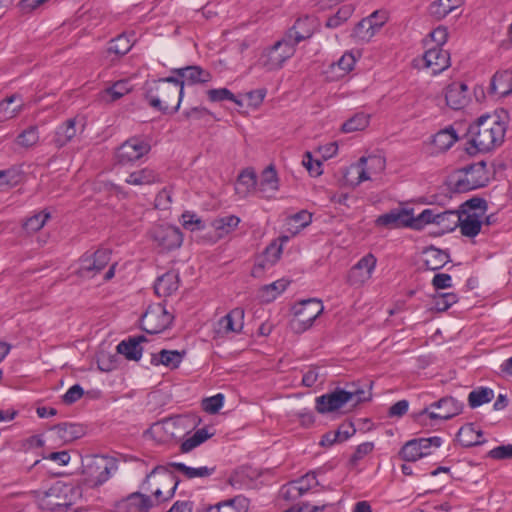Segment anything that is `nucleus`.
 Instances as JSON below:
<instances>
[{
    "label": "nucleus",
    "instance_id": "nucleus-19",
    "mask_svg": "<svg viewBox=\"0 0 512 512\" xmlns=\"http://www.w3.org/2000/svg\"><path fill=\"white\" fill-rule=\"evenodd\" d=\"M315 30V19L313 17H304L296 20L294 25L287 31L283 38L295 49L298 43L310 38Z\"/></svg>",
    "mask_w": 512,
    "mask_h": 512
},
{
    "label": "nucleus",
    "instance_id": "nucleus-18",
    "mask_svg": "<svg viewBox=\"0 0 512 512\" xmlns=\"http://www.w3.org/2000/svg\"><path fill=\"white\" fill-rule=\"evenodd\" d=\"M244 309L237 307L223 316L215 326V332L219 336L240 333L244 326Z\"/></svg>",
    "mask_w": 512,
    "mask_h": 512
},
{
    "label": "nucleus",
    "instance_id": "nucleus-60",
    "mask_svg": "<svg viewBox=\"0 0 512 512\" xmlns=\"http://www.w3.org/2000/svg\"><path fill=\"white\" fill-rule=\"evenodd\" d=\"M303 165L312 176H319L322 174V162L320 160L313 159L309 152H307L303 158Z\"/></svg>",
    "mask_w": 512,
    "mask_h": 512
},
{
    "label": "nucleus",
    "instance_id": "nucleus-22",
    "mask_svg": "<svg viewBox=\"0 0 512 512\" xmlns=\"http://www.w3.org/2000/svg\"><path fill=\"white\" fill-rule=\"evenodd\" d=\"M316 485H318L316 475L314 473H307L300 479L283 486L281 489V495L287 500L296 499L304 495Z\"/></svg>",
    "mask_w": 512,
    "mask_h": 512
},
{
    "label": "nucleus",
    "instance_id": "nucleus-34",
    "mask_svg": "<svg viewBox=\"0 0 512 512\" xmlns=\"http://www.w3.org/2000/svg\"><path fill=\"white\" fill-rule=\"evenodd\" d=\"M145 341L144 336L129 338L117 345V352L124 355L128 360L138 361L142 356L141 342Z\"/></svg>",
    "mask_w": 512,
    "mask_h": 512
},
{
    "label": "nucleus",
    "instance_id": "nucleus-27",
    "mask_svg": "<svg viewBox=\"0 0 512 512\" xmlns=\"http://www.w3.org/2000/svg\"><path fill=\"white\" fill-rule=\"evenodd\" d=\"M467 86L463 83H453L446 89L445 98L447 105L454 109L459 110L467 103Z\"/></svg>",
    "mask_w": 512,
    "mask_h": 512
},
{
    "label": "nucleus",
    "instance_id": "nucleus-51",
    "mask_svg": "<svg viewBox=\"0 0 512 512\" xmlns=\"http://www.w3.org/2000/svg\"><path fill=\"white\" fill-rule=\"evenodd\" d=\"M458 301V297L454 293H441L434 297L433 307L438 312L448 310L453 304Z\"/></svg>",
    "mask_w": 512,
    "mask_h": 512
},
{
    "label": "nucleus",
    "instance_id": "nucleus-40",
    "mask_svg": "<svg viewBox=\"0 0 512 512\" xmlns=\"http://www.w3.org/2000/svg\"><path fill=\"white\" fill-rule=\"evenodd\" d=\"M154 502L145 494L135 492L127 498L129 512H148Z\"/></svg>",
    "mask_w": 512,
    "mask_h": 512
},
{
    "label": "nucleus",
    "instance_id": "nucleus-6",
    "mask_svg": "<svg viewBox=\"0 0 512 512\" xmlns=\"http://www.w3.org/2000/svg\"><path fill=\"white\" fill-rule=\"evenodd\" d=\"M117 469V463L114 458L94 455L87 456L83 460V474L85 482L90 487L102 485L106 482L111 474Z\"/></svg>",
    "mask_w": 512,
    "mask_h": 512
},
{
    "label": "nucleus",
    "instance_id": "nucleus-64",
    "mask_svg": "<svg viewBox=\"0 0 512 512\" xmlns=\"http://www.w3.org/2000/svg\"><path fill=\"white\" fill-rule=\"evenodd\" d=\"M489 456L493 459H510L512 458V444L501 445L493 448L489 452Z\"/></svg>",
    "mask_w": 512,
    "mask_h": 512
},
{
    "label": "nucleus",
    "instance_id": "nucleus-43",
    "mask_svg": "<svg viewBox=\"0 0 512 512\" xmlns=\"http://www.w3.org/2000/svg\"><path fill=\"white\" fill-rule=\"evenodd\" d=\"M494 398V391L488 387H479L472 390L468 395V404L471 408H477L489 403Z\"/></svg>",
    "mask_w": 512,
    "mask_h": 512
},
{
    "label": "nucleus",
    "instance_id": "nucleus-38",
    "mask_svg": "<svg viewBox=\"0 0 512 512\" xmlns=\"http://www.w3.org/2000/svg\"><path fill=\"white\" fill-rule=\"evenodd\" d=\"M289 283L287 279H279L269 285L263 286L259 292L260 299L263 302H272L286 290Z\"/></svg>",
    "mask_w": 512,
    "mask_h": 512
},
{
    "label": "nucleus",
    "instance_id": "nucleus-55",
    "mask_svg": "<svg viewBox=\"0 0 512 512\" xmlns=\"http://www.w3.org/2000/svg\"><path fill=\"white\" fill-rule=\"evenodd\" d=\"M39 140L38 129L36 126H30L17 137V143L23 147H31Z\"/></svg>",
    "mask_w": 512,
    "mask_h": 512
},
{
    "label": "nucleus",
    "instance_id": "nucleus-21",
    "mask_svg": "<svg viewBox=\"0 0 512 512\" xmlns=\"http://www.w3.org/2000/svg\"><path fill=\"white\" fill-rule=\"evenodd\" d=\"M84 122L77 117L70 118L55 130L53 143L57 148L64 147L68 144L78 132L83 131Z\"/></svg>",
    "mask_w": 512,
    "mask_h": 512
},
{
    "label": "nucleus",
    "instance_id": "nucleus-8",
    "mask_svg": "<svg viewBox=\"0 0 512 512\" xmlns=\"http://www.w3.org/2000/svg\"><path fill=\"white\" fill-rule=\"evenodd\" d=\"M324 307L320 300L308 299L294 306V315L290 322L292 330L302 333L309 329L314 321L323 312Z\"/></svg>",
    "mask_w": 512,
    "mask_h": 512
},
{
    "label": "nucleus",
    "instance_id": "nucleus-50",
    "mask_svg": "<svg viewBox=\"0 0 512 512\" xmlns=\"http://www.w3.org/2000/svg\"><path fill=\"white\" fill-rule=\"evenodd\" d=\"M282 253V246L277 242H272L264 251L259 266L265 268L266 266L273 265Z\"/></svg>",
    "mask_w": 512,
    "mask_h": 512
},
{
    "label": "nucleus",
    "instance_id": "nucleus-42",
    "mask_svg": "<svg viewBox=\"0 0 512 512\" xmlns=\"http://www.w3.org/2000/svg\"><path fill=\"white\" fill-rule=\"evenodd\" d=\"M20 100L19 95L14 94L11 95L0 102V121L12 119L16 117L22 110V103L11 107V105L16 101Z\"/></svg>",
    "mask_w": 512,
    "mask_h": 512
},
{
    "label": "nucleus",
    "instance_id": "nucleus-1",
    "mask_svg": "<svg viewBox=\"0 0 512 512\" xmlns=\"http://www.w3.org/2000/svg\"><path fill=\"white\" fill-rule=\"evenodd\" d=\"M183 95V82L174 77L153 80L145 85V98L148 104L164 113L178 111Z\"/></svg>",
    "mask_w": 512,
    "mask_h": 512
},
{
    "label": "nucleus",
    "instance_id": "nucleus-46",
    "mask_svg": "<svg viewBox=\"0 0 512 512\" xmlns=\"http://www.w3.org/2000/svg\"><path fill=\"white\" fill-rule=\"evenodd\" d=\"M369 124V115L365 113H357L342 124V131L351 133L364 130Z\"/></svg>",
    "mask_w": 512,
    "mask_h": 512
},
{
    "label": "nucleus",
    "instance_id": "nucleus-10",
    "mask_svg": "<svg viewBox=\"0 0 512 512\" xmlns=\"http://www.w3.org/2000/svg\"><path fill=\"white\" fill-rule=\"evenodd\" d=\"M463 403L453 397H444L419 412L420 421L426 419L444 421L461 413Z\"/></svg>",
    "mask_w": 512,
    "mask_h": 512
},
{
    "label": "nucleus",
    "instance_id": "nucleus-61",
    "mask_svg": "<svg viewBox=\"0 0 512 512\" xmlns=\"http://www.w3.org/2000/svg\"><path fill=\"white\" fill-rule=\"evenodd\" d=\"M290 221L296 225V231L294 233L299 232L300 229L307 227L312 221V214L307 212L306 210H302L296 214H294Z\"/></svg>",
    "mask_w": 512,
    "mask_h": 512
},
{
    "label": "nucleus",
    "instance_id": "nucleus-33",
    "mask_svg": "<svg viewBox=\"0 0 512 512\" xmlns=\"http://www.w3.org/2000/svg\"><path fill=\"white\" fill-rule=\"evenodd\" d=\"M241 219L236 215H224L213 220L212 227L219 238H224L234 232Z\"/></svg>",
    "mask_w": 512,
    "mask_h": 512
},
{
    "label": "nucleus",
    "instance_id": "nucleus-11",
    "mask_svg": "<svg viewBox=\"0 0 512 512\" xmlns=\"http://www.w3.org/2000/svg\"><path fill=\"white\" fill-rule=\"evenodd\" d=\"M173 315L162 304L150 305L141 319V326L149 334H157L167 329Z\"/></svg>",
    "mask_w": 512,
    "mask_h": 512
},
{
    "label": "nucleus",
    "instance_id": "nucleus-44",
    "mask_svg": "<svg viewBox=\"0 0 512 512\" xmlns=\"http://www.w3.org/2000/svg\"><path fill=\"white\" fill-rule=\"evenodd\" d=\"M376 12L373 13L370 17L361 20L356 27L354 28V35L361 40L370 39L376 32L377 29L380 28L381 25H377L374 23V17Z\"/></svg>",
    "mask_w": 512,
    "mask_h": 512
},
{
    "label": "nucleus",
    "instance_id": "nucleus-52",
    "mask_svg": "<svg viewBox=\"0 0 512 512\" xmlns=\"http://www.w3.org/2000/svg\"><path fill=\"white\" fill-rule=\"evenodd\" d=\"M49 217V213L44 211L39 212L26 220L24 223V229L27 232H37L45 225Z\"/></svg>",
    "mask_w": 512,
    "mask_h": 512
},
{
    "label": "nucleus",
    "instance_id": "nucleus-9",
    "mask_svg": "<svg viewBox=\"0 0 512 512\" xmlns=\"http://www.w3.org/2000/svg\"><path fill=\"white\" fill-rule=\"evenodd\" d=\"M295 51L296 49L282 37L262 52L258 64L267 71L278 70L294 55Z\"/></svg>",
    "mask_w": 512,
    "mask_h": 512
},
{
    "label": "nucleus",
    "instance_id": "nucleus-56",
    "mask_svg": "<svg viewBox=\"0 0 512 512\" xmlns=\"http://www.w3.org/2000/svg\"><path fill=\"white\" fill-rule=\"evenodd\" d=\"M59 436L65 441H72L80 436L81 429L76 424H59L55 427Z\"/></svg>",
    "mask_w": 512,
    "mask_h": 512
},
{
    "label": "nucleus",
    "instance_id": "nucleus-62",
    "mask_svg": "<svg viewBox=\"0 0 512 512\" xmlns=\"http://www.w3.org/2000/svg\"><path fill=\"white\" fill-rule=\"evenodd\" d=\"M374 445L372 442H364L357 446L355 452L350 458V462L356 465L360 460H362L366 455L370 454L373 451Z\"/></svg>",
    "mask_w": 512,
    "mask_h": 512
},
{
    "label": "nucleus",
    "instance_id": "nucleus-29",
    "mask_svg": "<svg viewBox=\"0 0 512 512\" xmlns=\"http://www.w3.org/2000/svg\"><path fill=\"white\" fill-rule=\"evenodd\" d=\"M423 262L428 270H438L449 262V254L433 246L423 251Z\"/></svg>",
    "mask_w": 512,
    "mask_h": 512
},
{
    "label": "nucleus",
    "instance_id": "nucleus-28",
    "mask_svg": "<svg viewBox=\"0 0 512 512\" xmlns=\"http://www.w3.org/2000/svg\"><path fill=\"white\" fill-rule=\"evenodd\" d=\"M179 288V275L175 271H169L157 278L154 285L155 293L160 297L173 294Z\"/></svg>",
    "mask_w": 512,
    "mask_h": 512
},
{
    "label": "nucleus",
    "instance_id": "nucleus-39",
    "mask_svg": "<svg viewBox=\"0 0 512 512\" xmlns=\"http://www.w3.org/2000/svg\"><path fill=\"white\" fill-rule=\"evenodd\" d=\"M132 85L128 80H119L112 86L102 92V99L105 101H115L128 94L132 90Z\"/></svg>",
    "mask_w": 512,
    "mask_h": 512
},
{
    "label": "nucleus",
    "instance_id": "nucleus-63",
    "mask_svg": "<svg viewBox=\"0 0 512 512\" xmlns=\"http://www.w3.org/2000/svg\"><path fill=\"white\" fill-rule=\"evenodd\" d=\"M84 394L83 388L79 384H75L70 387L67 392L63 395V401L66 404H72L78 401Z\"/></svg>",
    "mask_w": 512,
    "mask_h": 512
},
{
    "label": "nucleus",
    "instance_id": "nucleus-7",
    "mask_svg": "<svg viewBox=\"0 0 512 512\" xmlns=\"http://www.w3.org/2000/svg\"><path fill=\"white\" fill-rule=\"evenodd\" d=\"M488 181V171L484 162H478L460 169L452 176L454 189L460 193L484 187Z\"/></svg>",
    "mask_w": 512,
    "mask_h": 512
},
{
    "label": "nucleus",
    "instance_id": "nucleus-17",
    "mask_svg": "<svg viewBox=\"0 0 512 512\" xmlns=\"http://www.w3.org/2000/svg\"><path fill=\"white\" fill-rule=\"evenodd\" d=\"M110 261V252L99 249L91 255H84L80 260L79 273L85 277H93L101 272Z\"/></svg>",
    "mask_w": 512,
    "mask_h": 512
},
{
    "label": "nucleus",
    "instance_id": "nucleus-47",
    "mask_svg": "<svg viewBox=\"0 0 512 512\" xmlns=\"http://www.w3.org/2000/svg\"><path fill=\"white\" fill-rule=\"evenodd\" d=\"M355 7L353 4L343 5L335 15L331 16L326 23L329 28H337L346 22L353 14Z\"/></svg>",
    "mask_w": 512,
    "mask_h": 512
},
{
    "label": "nucleus",
    "instance_id": "nucleus-3",
    "mask_svg": "<svg viewBox=\"0 0 512 512\" xmlns=\"http://www.w3.org/2000/svg\"><path fill=\"white\" fill-rule=\"evenodd\" d=\"M487 212V202L482 198H472L464 202L459 211V228L463 236L475 237L484 231V217Z\"/></svg>",
    "mask_w": 512,
    "mask_h": 512
},
{
    "label": "nucleus",
    "instance_id": "nucleus-24",
    "mask_svg": "<svg viewBox=\"0 0 512 512\" xmlns=\"http://www.w3.org/2000/svg\"><path fill=\"white\" fill-rule=\"evenodd\" d=\"M458 140L456 130L449 126L435 133L429 142L432 153L438 154L449 150Z\"/></svg>",
    "mask_w": 512,
    "mask_h": 512
},
{
    "label": "nucleus",
    "instance_id": "nucleus-4",
    "mask_svg": "<svg viewBox=\"0 0 512 512\" xmlns=\"http://www.w3.org/2000/svg\"><path fill=\"white\" fill-rule=\"evenodd\" d=\"M177 486L176 476L160 467L154 468L143 482V488L151 491L156 504L170 500Z\"/></svg>",
    "mask_w": 512,
    "mask_h": 512
},
{
    "label": "nucleus",
    "instance_id": "nucleus-32",
    "mask_svg": "<svg viewBox=\"0 0 512 512\" xmlns=\"http://www.w3.org/2000/svg\"><path fill=\"white\" fill-rule=\"evenodd\" d=\"M457 439L462 446L471 447L483 442V434L474 424L468 423L459 429Z\"/></svg>",
    "mask_w": 512,
    "mask_h": 512
},
{
    "label": "nucleus",
    "instance_id": "nucleus-23",
    "mask_svg": "<svg viewBox=\"0 0 512 512\" xmlns=\"http://www.w3.org/2000/svg\"><path fill=\"white\" fill-rule=\"evenodd\" d=\"M376 224L389 228H410V224H412V212L408 209H394L386 214L380 215L376 219Z\"/></svg>",
    "mask_w": 512,
    "mask_h": 512
},
{
    "label": "nucleus",
    "instance_id": "nucleus-36",
    "mask_svg": "<svg viewBox=\"0 0 512 512\" xmlns=\"http://www.w3.org/2000/svg\"><path fill=\"white\" fill-rule=\"evenodd\" d=\"M465 0H436L429 6V13L435 19L441 20L449 13L460 7Z\"/></svg>",
    "mask_w": 512,
    "mask_h": 512
},
{
    "label": "nucleus",
    "instance_id": "nucleus-25",
    "mask_svg": "<svg viewBox=\"0 0 512 512\" xmlns=\"http://www.w3.org/2000/svg\"><path fill=\"white\" fill-rule=\"evenodd\" d=\"M489 93L501 98L512 93V70L497 71L490 83Z\"/></svg>",
    "mask_w": 512,
    "mask_h": 512
},
{
    "label": "nucleus",
    "instance_id": "nucleus-53",
    "mask_svg": "<svg viewBox=\"0 0 512 512\" xmlns=\"http://www.w3.org/2000/svg\"><path fill=\"white\" fill-rule=\"evenodd\" d=\"M260 186L262 190H277L278 179L276 171L273 167L270 166L263 171L261 175Z\"/></svg>",
    "mask_w": 512,
    "mask_h": 512
},
{
    "label": "nucleus",
    "instance_id": "nucleus-59",
    "mask_svg": "<svg viewBox=\"0 0 512 512\" xmlns=\"http://www.w3.org/2000/svg\"><path fill=\"white\" fill-rule=\"evenodd\" d=\"M182 225L190 231H198L205 228L203 221L197 215L191 213H184L182 215Z\"/></svg>",
    "mask_w": 512,
    "mask_h": 512
},
{
    "label": "nucleus",
    "instance_id": "nucleus-49",
    "mask_svg": "<svg viewBox=\"0 0 512 512\" xmlns=\"http://www.w3.org/2000/svg\"><path fill=\"white\" fill-rule=\"evenodd\" d=\"M132 43L126 35H119L109 42L108 52L123 56L130 51Z\"/></svg>",
    "mask_w": 512,
    "mask_h": 512
},
{
    "label": "nucleus",
    "instance_id": "nucleus-13",
    "mask_svg": "<svg viewBox=\"0 0 512 512\" xmlns=\"http://www.w3.org/2000/svg\"><path fill=\"white\" fill-rule=\"evenodd\" d=\"M441 444L442 439L437 436L413 439L402 447L400 456L405 461L415 462L422 457L430 455L432 448H438Z\"/></svg>",
    "mask_w": 512,
    "mask_h": 512
},
{
    "label": "nucleus",
    "instance_id": "nucleus-45",
    "mask_svg": "<svg viewBox=\"0 0 512 512\" xmlns=\"http://www.w3.org/2000/svg\"><path fill=\"white\" fill-rule=\"evenodd\" d=\"M437 211H438V208H427V209H424L416 217H414L412 215V224H410V228L415 229V230H421L427 224H435L436 225Z\"/></svg>",
    "mask_w": 512,
    "mask_h": 512
},
{
    "label": "nucleus",
    "instance_id": "nucleus-31",
    "mask_svg": "<svg viewBox=\"0 0 512 512\" xmlns=\"http://www.w3.org/2000/svg\"><path fill=\"white\" fill-rule=\"evenodd\" d=\"M159 175L155 170L145 167L128 174L125 182L129 185L144 186L159 182Z\"/></svg>",
    "mask_w": 512,
    "mask_h": 512
},
{
    "label": "nucleus",
    "instance_id": "nucleus-48",
    "mask_svg": "<svg viewBox=\"0 0 512 512\" xmlns=\"http://www.w3.org/2000/svg\"><path fill=\"white\" fill-rule=\"evenodd\" d=\"M210 437L211 434H209L206 429H198L192 436L182 442L181 451L183 453L190 452Z\"/></svg>",
    "mask_w": 512,
    "mask_h": 512
},
{
    "label": "nucleus",
    "instance_id": "nucleus-14",
    "mask_svg": "<svg viewBox=\"0 0 512 512\" xmlns=\"http://www.w3.org/2000/svg\"><path fill=\"white\" fill-rule=\"evenodd\" d=\"M377 265V258L368 253L354 264L347 275V282L350 286L360 288L364 286L371 278Z\"/></svg>",
    "mask_w": 512,
    "mask_h": 512
},
{
    "label": "nucleus",
    "instance_id": "nucleus-20",
    "mask_svg": "<svg viewBox=\"0 0 512 512\" xmlns=\"http://www.w3.org/2000/svg\"><path fill=\"white\" fill-rule=\"evenodd\" d=\"M424 66L436 75L450 66V55L442 47L428 48L423 55Z\"/></svg>",
    "mask_w": 512,
    "mask_h": 512
},
{
    "label": "nucleus",
    "instance_id": "nucleus-35",
    "mask_svg": "<svg viewBox=\"0 0 512 512\" xmlns=\"http://www.w3.org/2000/svg\"><path fill=\"white\" fill-rule=\"evenodd\" d=\"M183 354L177 350H161L158 354H153L151 364L154 366L164 365L168 368H177L182 362Z\"/></svg>",
    "mask_w": 512,
    "mask_h": 512
},
{
    "label": "nucleus",
    "instance_id": "nucleus-5",
    "mask_svg": "<svg viewBox=\"0 0 512 512\" xmlns=\"http://www.w3.org/2000/svg\"><path fill=\"white\" fill-rule=\"evenodd\" d=\"M368 399H370V393L364 390L354 389L346 391L336 389L332 393L316 398V410L321 414L330 413L339 410L348 403L355 406Z\"/></svg>",
    "mask_w": 512,
    "mask_h": 512
},
{
    "label": "nucleus",
    "instance_id": "nucleus-58",
    "mask_svg": "<svg viewBox=\"0 0 512 512\" xmlns=\"http://www.w3.org/2000/svg\"><path fill=\"white\" fill-rule=\"evenodd\" d=\"M360 56V53L358 51H347L345 52L342 57L337 62V67L343 72L348 73L350 72L356 63L357 58Z\"/></svg>",
    "mask_w": 512,
    "mask_h": 512
},
{
    "label": "nucleus",
    "instance_id": "nucleus-15",
    "mask_svg": "<svg viewBox=\"0 0 512 512\" xmlns=\"http://www.w3.org/2000/svg\"><path fill=\"white\" fill-rule=\"evenodd\" d=\"M150 144L137 137H132L122 143L116 150L115 157L119 164L133 163L150 151Z\"/></svg>",
    "mask_w": 512,
    "mask_h": 512
},
{
    "label": "nucleus",
    "instance_id": "nucleus-16",
    "mask_svg": "<svg viewBox=\"0 0 512 512\" xmlns=\"http://www.w3.org/2000/svg\"><path fill=\"white\" fill-rule=\"evenodd\" d=\"M150 236L161 251L179 248L182 244V233L177 227L159 224L150 230Z\"/></svg>",
    "mask_w": 512,
    "mask_h": 512
},
{
    "label": "nucleus",
    "instance_id": "nucleus-30",
    "mask_svg": "<svg viewBox=\"0 0 512 512\" xmlns=\"http://www.w3.org/2000/svg\"><path fill=\"white\" fill-rule=\"evenodd\" d=\"M248 509L249 500L243 495H238L232 499L210 506L208 512H247Z\"/></svg>",
    "mask_w": 512,
    "mask_h": 512
},
{
    "label": "nucleus",
    "instance_id": "nucleus-37",
    "mask_svg": "<svg viewBox=\"0 0 512 512\" xmlns=\"http://www.w3.org/2000/svg\"><path fill=\"white\" fill-rule=\"evenodd\" d=\"M459 220H461L459 217V212L452 210L441 211L438 208L436 225L440 228L442 233L453 231L456 227H458Z\"/></svg>",
    "mask_w": 512,
    "mask_h": 512
},
{
    "label": "nucleus",
    "instance_id": "nucleus-26",
    "mask_svg": "<svg viewBox=\"0 0 512 512\" xmlns=\"http://www.w3.org/2000/svg\"><path fill=\"white\" fill-rule=\"evenodd\" d=\"M182 80L183 84L207 83L211 81L212 75L209 71L200 66H187L174 71Z\"/></svg>",
    "mask_w": 512,
    "mask_h": 512
},
{
    "label": "nucleus",
    "instance_id": "nucleus-41",
    "mask_svg": "<svg viewBox=\"0 0 512 512\" xmlns=\"http://www.w3.org/2000/svg\"><path fill=\"white\" fill-rule=\"evenodd\" d=\"M173 467L180 473H182L186 478H207L211 476L215 472V467H189L184 463H174Z\"/></svg>",
    "mask_w": 512,
    "mask_h": 512
},
{
    "label": "nucleus",
    "instance_id": "nucleus-2",
    "mask_svg": "<svg viewBox=\"0 0 512 512\" xmlns=\"http://www.w3.org/2000/svg\"><path fill=\"white\" fill-rule=\"evenodd\" d=\"M505 126L497 116H481L469 128L472 145L479 152H488L500 145L505 136Z\"/></svg>",
    "mask_w": 512,
    "mask_h": 512
},
{
    "label": "nucleus",
    "instance_id": "nucleus-12",
    "mask_svg": "<svg viewBox=\"0 0 512 512\" xmlns=\"http://www.w3.org/2000/svg\"><path fill=\"white\" fill-rule=\"evenodd\" d=\"M386 166L385 158L379 155H371L361 157L356 164L350 166L348 174L357 175L356 185L373 180L377 175L381 174Z\"/></svg>",
    "mask_w": 512,
    "mask_h": 512
},
{
    "label": "nucleus",
    "instance_id": "nucleus-57",
    "mask_svg": "<svg viewBox=\"0 0 512 512\" xmlns=\"http://www.w3.org/2000/svg\"><path fill=\"white\" fill-rule=\"evenodd\" d=\"M224 399L225 397L221 393L205 398L202 401V408L207 413L215 414L223 407Z\"/></svg>",
    "mask_w": 512,
    "mask_h": 512
},
{
    "label": "nucleus",
    "instance_id": "nucleus-54",
    "mask_svg": "<svg viewBox=\"0 0 512 512\" xmlns=\"http://www.w3.org/2000/svg\"><path fill=\"white\" fill-rule=\"evenodd\" d=\"M207 96L211 102L229 100L238 105H241V102L237 100L234 94L227 88L210 89L207 91Z\"/></svg>",
    "mask_w": 512,
    "mask_h": 512
}]
</instances>
